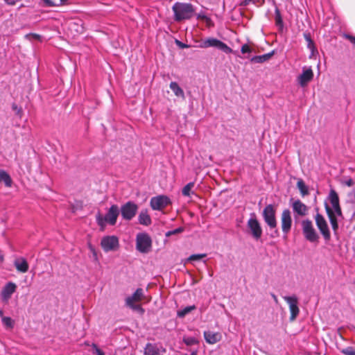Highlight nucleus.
I'll return each mask as SVG.
<instances>
[{"mask_svg": "<svg viewBox=\"0 0 355 355\" xmlns=\"http://www.w3.org/2000/svg\"><path fill=\"white\" fill-rule=\"evenodd\" d=\"M119 214V209L116 205H112L105 215L98 212L96 216V220L101 231L105 230L107 224L114 225Z\"/></svg>", "mask_w": 355, "mask_h": 355, "instance_id": "f257e3e1", "label": "nucleus"}, {"mask_svg": "<svg viewBox=\"0 0 355 355\" xmlns=\"http://www.w3.org/2000/svg\"><path fill=\"white\" fill-rule=\"evenodd\" d=\"M174 12V19L180 21L189 19L194 15L195 10L190 3L177 2L172 7Z\"/></svg>", "mask_w": 355, "mask_h": 355, "instance_id": "f03ea898", "label": "nucleus"}, {"mask_svg": "<svg viewBox=\"0 0 355 355\" xmlns=\"http://www.w3.org/2000/svg\"><path fill=\"white\" fill-rule=\"evenodd\" d=\"M247 227L253 239L257 241L261 239L263 233L262 228L255 213L250 214V217L247 222Z\"/></svg>", "mask_w": 355, "mask_h": 355, "instance_id": "7ed1b4c3", "label": "nucleus"}, {"mask_svg": "<svg viewBox=\"0 0 355 355\" xmlns=\"http://www.w3.org/2000/svg\"><path fill=\"white\" fill-rule=\"evenodd\" d=\"M209 47L216 48L227 54L232 53L233 51L232 49L230 47H229L226 44L214 37H208L205 39L204 40H201V48Z\"/></svg>", "mask_w": 355, "mask_h": 355, "instance_id": "20e7f679", "label": "nucleus"}, {"mask_svg": "<svg viewBox=\"0 0 355 355\" xmlns=\"http://www.w3.org/2000/svg\"><path fill=\"white\" fill-rule=\"evenodd\" d=\"M302 228L303 234L307 241L311 243L318 241L319 236L314 229L311 220L309 219L302 220Z\"/></svg>", "mask_w": 355, "mask_h": 355, "instance_id": "39448f33", "label": "nucleus"}, {"mask_svg": "<svg viewBox=\"0 0 355 355\" xmlns=\"http://www.w3.org/2000/svg\"><path fill=\"white\" fill-rule=\"evenodd\" d=\"M275 214L276 209L274 205L271 204L266 205L262 213L265 223L271 230L276 228L277 225Z\"/></svg>", "mask_w": 355, "mask_h": 355, "instance_id": "423d86ee", "label": "nucleus"}, {"mask_svg": "<svg viewBox=\"0 0 355 355\" xmlns=\"http://www.w3.org/2000/svg\"><path fill=\"white\" fill-rule=\"evenodd\" d=\"M152 241L146 233H139L136 238V248L141 253H147L151 248Z\"/></svg>", "mask_w": 355, "mask_h": 355, "instance_id": "0eeeda50", "label": "nucleus"}, {"mask_svg": "<svg viewBox=\"0 0 355 355\" xmlns=\"http://www.w3.org/2000/svg\"><path fill=\"white\" fill-rule=\"evenodd\" d=\"M120 211L124 220H130L136 216L138 206L134 202L128 201L121 207Z\"/></svg>", "mask_w": 355, "mask_h": 355, "instance_id": "6e6552de", "label": "nucleus"}, {"mask_svg": "<svg viewBox=\"0 0 355 355\" xmlns=\"http://www.w3.org/2000/svg\"><path fill=\"white\" fill-rule=\"evenodd\" d=\"M101 245L105 252L116 250L119 246V239L116 236H105L102 238Z\"/></svg>", "mask_w": 355, "mask_h": 355, "instance_id": "1a4fd4ad", "label": "nucleus"}, {"mask_svg": "<svg viewBox=\"0 0 355 355\" xmlns=\"http://www.w3.org/2000/svg\"><path fill=\"white\" fill-rule=\"evenodd\" d=\"M314 73L311 67H302V73L297 78V81L301 87H305L313 80Z\"/></svg>", "mask_w": 355, "mask_h": 355, "instance_id": "9d476101", "label": "nucleus"}, {"mask_svg": "<svg viewBox=\"0 0 355 355\" xmlns=\"http://www.w3.org/2000/svg\"><path fill=\"white\" fill-rule=\"evenodd\" d=\"M315 223L320 233L325 241H329L331 239V234L327 223L324 218L320 214H317L315 216Z\"/></svg>", "mask_w": 355, "mask_h": 355, "instance_id": "9b49d317", "label": "nucleus"}, {"mask_svg": "<svg viewBox=\"0 0 355 355\" xmlns=\"http://www.w3.org/2000/svg\"><path fill=\"white\" fill-rule=\"evenodd\" d=\"M283 299L286 302L289 306L291 312L290 320L293 321L297 317L300 309L298 307V299L295 295L293 296H284Z\"/></svg>", "mask_w": 355, "mask_h": 355, "instance_id": "f8f14e48", "label": "nucleus"}, {"mask_svg": "<svg viewBox=\"0 0 355 355\" xmlns=\"http://www.w3.org/2000/svg\"><path fill=\"white\" fill-rule=\"evenodd\" d=\"M282 230L285 236L291 231L292 227L291 213L288 209L283 210L281 216Z\"/></svg>", "mask_w": 355, "mask_h": 355, "instance_id": "ddd939ff", "label": "nucleus"}, {"mask_svg": "<svg viewBox=\"0 0 355 355\" xmlns=\"http://www.w3.org/2000/svg\"><path fill=\"white\" fill-rule=\"evenodd\" d=\"M171 203L170 198L166 196H158L150 199V207L153 210H161Z\"/></svg>", "mask_w": 355, "mask_h": 355, "instance_id": "4468645a", "label": "nucleus"}, {"mask_svg": "<svg viewBox=\"0 0 355 355\" xmlns=\"http://www.w3.org/2000/svg\"><path fill=\"white\" fill-rule=\"evenodd\" d=\"M68 30L72 37L81 34L85 31L84 24L80 19H74L68 24Z\"/></svg>", "mask_w": 355, "mask_h": 355, "instance_id": "2eb2a0df", "label": "nucleus"}, {"mask_svg": "<svg viewBox=\"0 0 355 355\" xmlns=\"http://www.w3.org/2000/svg\"><path fill=\"white\" fill-rule=\"evenodd\" d=\"M17 286L13 282L7 283L2 288L1 297L3 302H8L12 295L16 291Z\"/></svg>", "mask_w": 355, "mask_h": 355, "instance_id": "dca6fc26", "label": "nucleus"}, {"mask_svg": "<svg viewBox=\"0 0 355 355\" xmlns=\"http://www.w3.org/2000/svg\"><path fill=\"white\" fill-rule=\"evenodd\" d=\"M146 297L144 290L141 288H138L134 292V293L128 296L125 300V306H129L135 304V302H141Z\"/></svg>", "mask_w": 355, "mask_h": 355, "instance_id": "f3484780", "label": "nucleus"}, {"mask_svg": "<svg viewBox=\"0 0 355 355\" xmlns=\"http://www.w3.org/2000/svg\"><path fill=\"white\" fill-rule=\"evenodd\" d=\"M291 206L293 212L298 216H304L306 215L308 212L307 206L300 200L293 201Z\"/></svg>", "mask_w": 355, "mask_h": 355, "instance_id": "a211bd4d", "label": "nucleus"}, {"mask_svg": "<svg viewBox=\"0 0 355 355\" xmlns=\"http://www.w3.org/2000/svg\"><path fill=\"white\" fill-rule=\"evenodd\" d=\"M204 338L209 344H215L221 340L222 335L219 332L207 331L204 332Z\"/></svg>", "mask_w": 355, "mask_h": 355, "instance_id": "6ab92c4d", "label": "nucleus"}, {"mask_svg": "<svg viewBox=\"0 0 355 355\" xmlns=\"http://www.w3.org/2000/svg\"><path fill=\"white\" fill-rule=\"evenodd\" d=\"M14 266H15L17 271L25 273L28 270V264L27 261L23 258L19 257L15 260Z\"/></svg>", "mask_w": 355, "mask_h": 355, "instance_id": "aec40b11", "label": "nucleus"}, {"mask_svg": "<svg viewBox=\"0 0 355 355\" xmlns=\"http://www.w3.org/2000/svg\"><path fill=\"white\" fill-rule=\"evenodd\" d=\"M326 211L328 214L332 229L334 231V232L336 233L338 229V224L337 218L335 216V214L333 212V211L331 209V208L329 207H328L327 205H326Z\"/></svg>", "mask_w": 355, "mask_h": 355, "instance_id": "412c9836", "label": "nucleus"}, {"mask_svg": "<svg viewBox=\"0 0 355 355\" xmlns=\"http://www.w3.org/2000/svg\"><path fill=\"white\" fill-rule=\"evenodd\" d=\"M138 220L139 224L148 226L151 224V218L149 214H148V211L146 209L141 211L139 213Z\"/></svg>", "mask_w": 355, "mask_h": 355, "instance_id": "4be33fe9", "label": "nucleus"}, {"mask_svg": "<svg viewBox=\"0 0 355 355\" xmlns=\"http://www.w3.org/2000/svg\"><path fill=\"white\" fill-rule=\"evenodd\" d=\"M273 55L274 51H272L263 55H254L250 59V61L254 63H263L270 60Z\"/></svg>", "mask_w": 355, "mask_h": 355, "instance_id": "5701e85b", "label": "nucleus"}, {"mask_svg": "<svg viewBox=\"0 0 355 355\" xmlns=\"http://www.w3.org/2000/svg\"><path fill=\"white\" fill-rule=\"evenodd\" d=\"M159 349L155 344L147 343L144 348L145 355H158Z\"/></svg>", "mask_w": 355, "mask_h": 355, "instance_id": "b1692460", "label": "nucleus"}, {"mask_svg": "<svg viewBox=\"0 0 355 355\" xmlns=\"http://www.w3.org/2000/svg\"><path fill=\"white\" fill-rule=\"evenodd\" d=\"M304 37L307 42V48L311 51V54L313 55L315 51H316V49L315 46L314 42L311 39L310 33H304Z\"/></svg>", "mask_w": 355, "mask_h": 355, "instance_id": "393cba45", "label": "nucleus"}, {"mask_svg": "<svg viewBox=\"0 0 355 355\" xmlns=\"http://www.w3.org/2000/svg\"><path fill=\"white\" fill-rule=\"evenodd\" d=\"M329 200L333 207L340 205L338 195L334 189L330 190Z\"/></svg>", "mask_w": 355, "mask_h": 355, "instance_id": "a878e982", "label": "nucleus"}, {"mask_svg": "<svg viewBox=\"0 0 355 355\" xmlns=\"http://www.w3.org/2000/svg\"><path fill=\"white\" fill-rule=\"evenodd\" d=\"M3 182L6 187H11L12 180L10 176L7 172L3 170H0V182Z\"/></svg>", "mask_w": 355, "mask_h": 355, "instance_id": "bb28decb", "label": "nucleus"}, {"mask_svg": "<svg viewBox=\"0 0 355 355\" xmlns=\"http://www.w3.org/2000/svg\"><path fill=\"white\" fill-rule=\"evenodd\" d=\"M297 187L300 191V193L302 196H307L309 194V189L308 187L304 183V180L302 179H299L297 182Z\"/></svg>", "mask_w": 355, "mask_h": 355, "instance_id": "cd10ccee", "label": "nucleus"}, {"mask_svg": "<svg viewBox=\"0 0 355 355\" xmlns=\"http://www.w3.org/2000/svg\"><path fill=\"white\" fill-rule=\"evenodd\" d=\"M170 88L177 96H184V92L177 83L171 82L170 83Z\"/></svg>", "mask_w": 355, "mask_h": 355, "instance_id": "c85d7f7f", "label": "nucleus"}, {"mask_svg": "<svg viewBox=\"0 0 355 355\" xmlns=\"http://www.w3.org/2000/svg\"><path fill=\"white\" fill-rule=\"evenodd\" d=\"M196 306L194 305L187 306L182 309L178 311L177 315L179 318H184L186 315L194 310Z\"/></svg>", "mask_w": 355, "mask_h": 355, "instance_id": "c756f323", "label": "nucleus"}, {"mask_svg": "<svg viewBox=\"0 0 355 355\" xmlns=\"http://www.w3.org/2000/svg\"><path fill=\"white\" fill-rule=\"evenodd\" d=\"M193 186V182H189L187 185H185L182 191V195L184 196L190 197L191 195L193 193V191H192Z\"/></svg>", "mask_w": 355, "mask_h": 355, "instance_id": "7c9ffc66", "label": "nucleus"}, {"mask_svg": "<svg viewBox=\"0 0 355 355\" xmlns=\"http://www.w3.org/2000/svg\"><path fill=\"white\" fill-rule=\"evenodd\" d=\"M2 323L6 327L9 329H12L14 327V320L6 316H3L1 318Z\"/></svg>", "mask_w": 355, "mask_h": 355, "instance_id": "2f4dec72", "label": "nucleus"}, {"mask_svg": "<svg viewBox=\"0 0 355 355\" xmlns=\"http://www.w3.org/2000/svg\"><path fill=\"white\" fill-rule=\"evenodd\" d=\"M275 20L276 25L277 26H279L280 28H282L283 27V20L282 18L280 11L277 8H276V9H275Z\"/></svg>", "mask_w": 355, "mask_h": 355, "instance_id": "473e14b6", "label": "nucleus"}, {"mask_svg": "<svg viewBox=\"0 0 355 355\" xmlns=\"http://www.w3.org/2000/svg\"><path fill=\"white\" fill-rule=\"evenodd\" d=\"M127 306L133 311H137L141 315H144V313H145L144 309H143V307L140 304H134Z\"/></svg>", "mask_w": 355, "mask_h": 355, "instance_id": "72a5a7b5", "label": "nucleus"}, {"mask_svg": "<svg viewBox=\"0 0 355 355\" xmlns=\"http://www.w3.org/2000/svg\"><path fill=\"white\" fill-rule=\"evenodd\" d=\"M202 23L205 24L208 28L214 26V23L211 19L202 14H201V24Z\"/></svg>", "mask_w": 355, "mask_h": 355, "instance_id": "f704fd0d", "label": "nucleus"}, {"mask_svg": "<svg viewBox=\"0 0 355 355\" xmlns=\"http://www.w3.org/2000/svg\"><path fill=\"white\" fill-rule=\"evenodd\" d=\"M265 2V0H244L243 2V6H248L249 3H252L257 6L263 5Z\"/></svg>", "mask_w": 355, "mask_h": 355, "instance_id": "c9c22d12", "label": "nucleus"}, {"mask_svg": "<svg viewBox=\"0 0 355 355\" xmlns=\"http://www.w3.org/2000/svg\"><path fill=\"white\" fill-rule=\"evenodd\" d=\"M184 342L187 345H193L198 343V340L193 337L188 336L184 338Z\"/></svg>", "mask_w": 355, "mask_h": 355, "instance_id": "e433bc0d", "label": "nucleus"}, {"mask_svg": "<svg viewBox=\"0 0 355 355\" xmlns=\"http://www.w3.org/2000/svg\"><path fill=\"white\" fill-rule=\"evenodd\" d=\"M340 352L345 355H355V349L352 347H347L341 349Z\"/></svg>", "mask_w": 355, "mask_h": 355, "instance_id": "4c0bfd02", "label": "nucleus"}, {"mask_svg": "<svg viewBox=\"0 0 355 355\" xmlns=\"http://www.w3.org/2000/svg\"><path fill=\"white\" fill-rule=\"evenodd\" d=\"M12 109L15 112L16 115H17L19 118H21L22 116V109L17 106L15 103L12 105Z\"/></svg>", "mask_w": 355, "mask_h": 355, "instance_id": "58836bf2", "label": "nucleus"}, {"mask_svg": "<svg viewBox=\"0 0 355 355\" xmlns=\"http://www.w3.org/2000/svg\"><path fill=\"white\" fill-rule=\"evenodd\" d=\"M92 347L94 349V353L96 354V355H105L104 352L99 349L95 343H93L92 345Z\"/></svg>", "mask_w": 355, "mask_h": 355, "instance_id": "ea45409f", "label": "nucleus"}, {"mask_svg": "<svg viewBox=\"0 0 355 355\" xmlns=\"http://www.w3.org/2000/svg\"><path fill=\"white\" fill-rule=\"evenodd\" d=\"M241 51L242 53H246L251 52V48L247 44H243L241 46Z\"/></svg>", "mask_w": 355, "mask_h": 355, "instance_id": "a19ab883", "label": "nucleus"}, {"mask_svg": "<svg viewBox=\"0 0 355 355\" xmlns=\"http://www.w3.org/2000/svg\"><path fill=\"white\" fill-rule=\"evenodd\" d=\"M333 208H334V209L335 213H336L338 216H342V210H341V208H340V205H337V206H336V207H334Z\"/></svg>", "mask_w": 355, "mask_h": 355, "instance_id": "79ce46f5", "label": "nucleus"}, {"mask_svg": "<svg viewBox=\"0 0 355 355\" xmlns=\"http://www.w3.org/2000/svg\"><path fill=\"white\" fill-rule=\"evenodd\" d=\"M343 183L347 187H352V186H353L354 182L352 178H349V179L343 181Z\"/></svg>", "mask_w": 355, "mask_h": 355, "instance_id": "37998d69", "label": "nucleus"}, {"mask_svg": "<svg viewBox=\"0 0 355 355\" xmlns=\"http://www.w3.org/2000/svg\"><path fill=\"white\" fill-rule=\"evenodd\" d=\"M44 1V3L48 6H50V7H52V6H58V4H55V3H53V1L51 0H42Z\"/></svg>", "mask_w": 355, "mask_h": 355, "instance_id": "c03bdc74", "label": "nucleus"}, {"mask_svg": "<svg viewBox=\"0 0 355 355\" xmlns=\"http://www.w3.org/2000/svg\"><path fill=\"white\" fill-rule=\"evenodd\" d=\"M5 2L10 6L15 5L17 2H19L20 0H4Z\"/></svg>", "mask_w": 355, "mask_h": 355, "instance_id": "a18cd8bd", "label": "nucleus"}, {"mask_svg": "<svg viewBox=\"0 0 355 355\" xmlns=\"http://www.w3.org/2000/svg\"><path fill=\"white\" fill-rule=\"evenodd\" d=\"M345 37L347 38L352 44L355 45V37L349 35H346Z\"/></svg>", "mask_w": 355, "mask_h": 355, "instance_id": "49530a36", "label": "nucleus"}, {"mask_svg": "<svg viewBox=\"0 0 355 355\" xmlns=\"http://www.w3.org/2000/svg\"><path fill=\"white\" fill-rule=\"evenodd\" d=\"M29 35H31L32 37H33L35 40H40V38H41V36L40 35H37V34H35V33H32L31 35H26V37H27Z\"/></svg>", "mask_w": 355, "mask_h": 355, "instance_id": "de8ad7c7", "label": "nucleus"}, {"mask_svg": "<svg viewBox=\"0 0 355 355\" xmlns=\"http://www.w3.org/2000/svg\"><path fill=\"white\" fill-rule=\"evenodd\" d=\"M89 250H91V252H92V253H93L94 256L96 258V257H97V254H96V250H95V249H94V246H93L92 245L89 244Z\"/></svg>", "mask_w": 355, "mask_h": 355, "instance_id": "09e8293b", "label": "nucleus"}, {"mask_svg": "<svg viewBox=\"0 0 355 355\" xmlns=\"http://www.w3.org/2000/svg\"><path fill=\"white\" fill-rule=\"evenodd\" d=\"M179 232H180V229H176V230H173V231H169V232L166 234V235H167V236H169V235L173 234H175V233Z\"/></svg>", "mask_w": 355, "mask_h": 355, "instance_id": "8fccbe9b", "label": "nucleus"}, {"mask_svg": "<svg viewBox=\"0 0 355 355\" xmlns=\"http://www.w3.org/2000/svg\"><path fill=\"white\" fill-rule=\"evenodd\" d=\"M190 259H200V254H194L190 257Z\"/></svg>", "mask_w": 355, "mask_h": 355, "instance_id": "3c124183", "label": "nucleus"}, {"mask_svg": "<svg viewBox=\"0 0 355 355\" xmlns=\"http://www.w3.org/2000/svg\"><path fill=\"white\" fill-rule=\"evenodd\" d=\"M176 43L178 44V45L179 46H180L181 48H184L186 46L185 44H184L183 43H182L181 42L178 41V40H176Z\"/></svg>", "mask_w": 355, "mask_h": 355, "instance_id": "603ef678", "label": "nucleus"}, {"mask_svg": "<svg viewBox=\"0 0 355 355\" xmlns=\"http://www.w3.org/2000/svg\"><path fill=\"white\" fill-rule=\"evenodd\" d=\"M272 297L273 300H274L276 302H277V296H276L275 294H272Z\"/></svg>", "mask_w": 355, "mask_h": 355, "instance_id": "864d4df0", "label": "nucleus"}, {"mask_svg": "<svg viewBox=\"0 0 355 355\" xmlns=\"http://www.w3.org/2000/svg\"><path fill=\"white\" fill-rule=\"evenodd\" d=\"M0 316L2 318L3 316V311L0 310Z\"/></svg>", "mask_w": 355, "mask_h": 355, "instance_id": "5fc2aeb1", "label": "nucleus"}, {"mask_svg": "<svg viewBox=\"0 0 355 355\" xmlns=\"http://www.w3.org/2000/svg\"><path fill=\"white\" fill-rule=\"evenodd\" d=\"M67 0H60V3H64Z\"/></svg>", "mask_w": 355, "mask_h": 355, "instance_id": "6e6d98bb", "label": "nucleus"}, {"mask_svg": "<svg viewBox=\"0 0 355 355\" xmlns=\"http://www.w3.org/2000/svg\"><path fill=\"white\" fill-rule=\"evenodd\" d=\"M275 233L276 236H279V231L277 230H276L275 231Z\"/></svg>", "mask_w": 355, "mask_h": 355, "instance_id": "4d7b16f0", "label": "nucleus"}, {"mask_svg": "<svg viewBox=\"0 0 355 355\" xmlns=\"http://www.w3.org/2000/svg\"><path fill=\"white\" fill-rule=\"evenodd\" d=\"M205 257V254H201V255H200L201 259H202L203 257Z\"/></svg>", "mask_w": 355, "mask_h": 355, "instance_id": "13d9d810", "label": "nucleus"}]
</instances>
